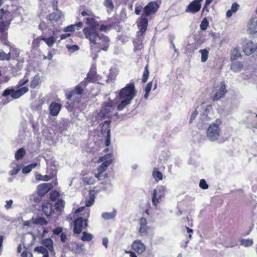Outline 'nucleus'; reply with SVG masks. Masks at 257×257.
Wrapping results in <instances>:
<instances>
[{
	"label": "nucleus",
	"instance_id": "24",
	"mask_svg": "<svg viewBox=\"0 0 257 257\" xmlns=\"http://www.w3.org/2000/svg\"><path fill=\"white\" fill-rule=\"evenodd\" d=\"M86 23L89 26L87 28H93L96 29V27L98 26L99 23L93 18H87L86 19Z\"/></svg>",
	"mask_w": 257,
	"mask_h": 257
},
{
	"label": "nucleus",
	"instance_id": "35",
	"mask_svg": "<svg viewBox=\"0 0 257 257\" xmlns=\"http://www.w3.org/2000/svg\"><path fill=\"white\" fill-rule=\"evenodd\" d=\"M38 165L37 163H33L29 165L22 169V173L23 174H27L30 173L32 169H34Z\"/></svg>",
	"mask_w": 257,
	"mask_h": 257
},
{
	"label": "nucleus",
	"instance_id": "9",
	"mask_svg": "<svg viewBox=\"0 0 257 257\" xmlns=\"http://www.w3.org/2000/svg\"><path fill=\"white\" fill-rule=\"evenodd\" d=\"M84 223V228L86 229L88 226V219H83L82 217L77 218L74 222V232L76 234H79L81 231Z\"/></svg>",
	"mask_w": 257,
	"mask_h": 257
},
{
	"label": "nucleus",
	"instance_id": "52",
	"mask_svg": "<svg viewBox=\"0 0 257 257\" xmlns=\"http://www.w3.org/2000/svg\"><path fill=\"white\" fill-rule=\"evenodd\" d=\"M199 187L203 189H207L208 188V185L204 179H201L199 183Z\"/></svg>",
	"mask_w": 257,
	"mask_h": 257
},
{
	"label": "nucleus",
	"instance_id": "2",
	"mask_svg": "<svg viewBox=\"0 0 257 257\" xmlns=\"http://www.w3.org/2000/svg\"><path fill=\"white\" fill-rule=\"evenodd\" d=\"M158 5L156 2H152L149 3L144 9V13L142 14L141 19L140 20L139 27H140V36L138 35L139 37V42L142 45V42L144 38L143 34L146 32L148 26V19L144 17L145 14L146 16H150L152 13H155L158 9Z\"/></svg>",
	"mask_w": 257,
	"mask_h": 257
},
{
	"label": "nucleus",
	"instance_id": "50",
	"mask_svg": "<svg viewBox=\"0 0 257 257\" xmlns=\"http://www.w3.org/2000/svg\"><path fill=\"white\" fill-rule=\"evenodd\" d=\"M94 202V196L90 193L89 199L86 201V206L89 207L93 205Z\"/></svg>",
	"mask_w": 257,
	"mask_h": 257
},
{
	"label": "nucleus",
	"instance_id": "53",
	"mask_svg": "<svg viewBox=\"0 0 257 257\" xmlns=\"http://www.w3.org/2000/svg\"><path fill=\"white\" fill-rule=\"evenodd\" d=\"M104 6L109 9H113L114 8V5L111 0H105Z\"/></svg>",
	"mask_w": 257,
	"mask_h": 257
},
{
	"label": "nucleus",
	"instance_id": "26",
	"mask_svg": "<svg viewBox=\"0 0 257 257\" xmlns=\"http://www.w3.org/2000/svg\"><path fill=\"white\" fill-rule=\"evenodd\" d=\"M48 17L51 22H57L61 17V13L57 11L50 14Z\"/></svg>",
	"mask_w": 257,
	"mask_h": 257
},
{
	"label": "nucleus",
	"instance_id": "5",
	"mask_svg": "<svg viewBox=\"0 0 257 257\" xmlns=\"http://www.w3.org/2000/svg\"><path fill=\"white\" fill-rule=\"evenodd\" d=\"M166 186L159 185L153 191L152 202L154 206H157L160 203L162 198L165 196L167 192Z\"/></svg>",
	"mask_w": 257,
	"mask_h": 257
},
{
	"label": "nucleus",
	"instance_id": "20",
	"mask_svg": "<svg viewBox=\"0 0 257 257\" xmlns=\"http://www.w3.org/2000/svg\"><path fill=\"white\" fill-rule=\"evenodd\" d=\"M95 74H96L95 68H92L90 69V70L89 71V72H88V73L87 74V77L84 81H83L81 82V85H82L84 86H86L88 83L91 82V81L94 78Z\"/></svg>",
	"mask_w": 257,
	"mask_h": 257
},
{
	"label": "nucleus",
	"instance_id": "22",
	"mask_svg": "<svg viewBox=\"0 0 257 257\" xmlns=\"http://www.w3.org/2000/svg\"><path fill=\"white\" fill-rule=\"evenodd\" d=\"M52 206L50 203L46 202L42 205V210L45 215L48 216L52 214Z\"/></svg>",
	"mask_w": 257,
	"mask_h": 257
},
{
	"label": "nucleus",
	"instance_id": "27",
	"mask_svg": "<svg viewBox=\"0 0 257 257\" xmlns=\"http://www.w3.org/2000/svg\"><path fill=\"white\" fill-rule=\"evenodd\" d=\"M14 163H12L11 164L12 167L13 168L12 170L9 171V173L10 175H16L18 173V172L21 170L22 168V165H16V166H14Z\"/></svg>",
	"mask_w": 257,
	"mask_h": 257
},
{
	"label": "nucleus",
	"instance_id": "7",
	"mask_svg": "<svg viewBox=\"0 0 257 257\" xmlns=\"http://www.w3.org/2000/svg\"><path fill=\"white\" fill-rule=\"evenodd\" d=\"M28 88L26 86L22 87L17 90L14 89H6L3 92V96H7L11 95L13 99H18L28 91Z\"/></svg>",
	"mask_w": 257,
	"mask_h": 257
},
{
	"label": "nucleus",
	"instance_id": "18",
	"mask_svg": "<svg viewBox=\"0 0 257 257\" xmlns=\"http://www.w3.org/2000/svg\"><path fill=\"white\" fill-rule=\"evenodd\" d=\"M61 108V105L55 102H52L49 106L50 113L52 116H57Z\"/></svg>",
	"mask_w": 257,
	"mask_h": 257
},
{
	"label": "nucleus",
	"instance_id": "13",
	"mask_svg": "<svg viewBox=\"0 0 257 257\" xmlns=\"http://www.w3.org/2000/svg\"><path fill=\"white\" fill-rule=\"evenodd\" d=\"M112 159L106 160L103 162L97 169V173L95 174V177L98 180H101V178H104V176L102 174L106 170L108 167L112 163Z\"/></svg>",
	"mask_w": 257,
	"mask_h": 257
},
{
	"label": "nucleus",
	"instance_id": "42",
	"mask_svg": "<svg viewBox=\"0 0 257 257\" xmlns=\"http://www.w3.org/2000/svg\"><path fill=\"white\" fill-rule=\"evenodd\" d=\"M209 26V22L206 18H204L201 22L200 27L201 30L205 31Z\"/></svg>",
	"mask_w": 257,
	"mask_h": 257
},
{
	"label": "nucleus",
	"instance_id": "12",
	"mask_svg": "<svg viewBox=\"0 0 257 257\" xmlns=\"http://www.w3.org/2000/svg\"><path fill=\"white\" fill-rule=\"evenodd\" d=\"M257 49V43L252 41L247 40L243 45V50L246 55H249L254 53Z\"/></svg>",
	"mask_w": 257,
	"mask_h": 257
},
{
	"label": "nucleus",
	"instance_id": "63",
	"mask_svg": "<svg viewBox=\"0 0 257 257\" xmlns=\"http://www.w3.org/2000/svg\"><path fill=\"white\" fill-rule=\"evenodd\" d=\"M28 254H29V257H33V254L31 253L27 252L26 251H24L21 253V257H28Z\"/></svg>",
	"mask_w": 257,
	"mask_h": 257
},
{
	"label": "nucleus",
	"instance_id": "62",
	"mask_svg": "<svg viewBox=\"0 0 257 257\" xmlns=\"http://www.w3.org/2000/svg\"><path fill=\"white\" fill-rule=\"evenodd\" d=\"M66 235L64 233H61L60 235V239L62 242H65L66 240Z\"/></svg>",
	"mask_w": 257,
	"mask_h": 257
},
{
	"label": "nucleus",
	"instance_id": "61",
	"mask_svg": "<svg viewBox=\"0 0 257 257\" xmlns=\"http://www.w3.org/2000/svg\"><path fill=\"white\" fill-rule=\"evenodd\" d=\"M198 113V111L196 109L195 111L192 113L190 119V122H192V121L195 118L196 116L197 115Z\"/></svg>",
	"mask_w": 257,
	"mask_h": 257
},
{
	"label": "nucleus",
	"instance_id": "38",
	"mask_svg": "<svg viewBox=\"0 0 257 257\" xmlns=\"http://www.w3.org/2000/svg\"><path fill=\"white\" fill-rule=\"evenodd\" d=\"M153 177L156 181H161L163 179L162 173L157 170H154L152 173Z\"/></svg>",
	"mask_w": 257,
	"mask_h": 257
},
{
	"label": "nucleus",
	"instance_id": "34",
	"mask_svg": "<svg viewBox=\"0 0 257 257\" xmlns=\"http://www.w3.org/2000/svg\"><path fill=\"white\" fill-rule=\"evenodd\" d=\"M93 238V236L92 234L88 233L86 231L82 232V236L81 237V240L83 241H90Z\"/></svg>",
	"mask_w": 257,
	"mask_h": 257
},
{
	"label": "nucleus",
	"instance_id": "43",
	"mask_svg": "<svg viewBox=\"0 0 257 257\" xmlns=\"http://www.w3.org/2000/svg\"><path fill=\"white\" fill-rule=\"evenodd\" d=\"M65 202L62 200H58L55 204L56 209L58 211H61L62 209L64 207Z\"/></svg>",
	"mask_w": 257,
	"mask_h": 257
},
{
	"label": "nucleus",
	"instance_id": "46",
	"mask_svg": "<svg viewBox=\"0 0 257 257\" xmlns=\"http://www.w3.org/2000/svg\"><path fill=\"white\" fill-rule=\"evenodd\" d=\"M112 184L110 180H106L105 182V184L103 185L102 188L104 190H109L112 188Z\"/></svg>",
	"mask_w": 257,
	"mask_h": 257
},
{
	"label": "nucleus",
	"instance_id": "11",
	"mask_svg": "<svg viewBox=\"0 0 257 257\" xmlns=\"http://www.w3.org/2000/svg\"><path fill=\"white\" fill-rule=\"evenodd\" d=\"M203 0H194L188 5L185 9V12L192 14H196L200 11L201 8V2Z\"/></svg>",
	"mask_w": 257,
	"mask_h": 257
},
{
	"label": "nucleus",
	"instance_id": "45",
	"mask_svg": "<svg viewBox=\"0 0 257 257\" xmlns=\"http://www.w3.org/2000/svg\"><path fill=\"white\" fill-rule=\"evenodd\" d=\"M36 178L37 180H38L48 181L50 180L51 177L48 175L43 176V175L39 174L36 176Z\"/></svg>",
	"mask_w": 257,
	"mask_h": 257
},
{
	"label": "nucleus",
	"instance_id": "41",
	"mask_svg": "<svg viewBox=\"0 0 257 257\" xmlns=\"http://www.w3.org/2000/svg\"><path fill=\"white\" fill-rule=\"evenodd\" d=\"M29 73H27L24 77L19 81L18 83L19 87L23 86L29 81Z\"/></svg>",
	"mask_w": 257,
	"mask_h": 257
},
{
	"label": "nucleus",
	"instance_id": "14",
	"mask_svg": "<svg viewBox=\"0 0 257 257\" xmlns=\"http://www.w3.org/2000/svg\"><path fill=\"white\" fill-rule=\"evenodd\" d=\"M226 92L227 90L225 83L224 82H222L220 84V87L216 90V92L214 94L213 97V100L214 101L218 100L219 99L225 96Z\"/></svg>",
	"mask_w": 257,
	"mask_h": 257
},
{
	"label": "nucleus",
	"instance_id": "60",
	"mask_svg": "<svg viewBox=\"0 0 257 257\" xmlns=\"http://www.w3.org/2000/svg\"><path fill=\"white\" fill-rule=\"evenodd\" d=\"M62 231V228L60 227H58L53 230V233L54 234L58 235L61 233Z\"/></svg>",
	"mask_w": 257,
	"mask_h": 257
},
{
	"label": "nucleus",
	"instance_id": "6",
	"mask_svg": "<svg viewBox=\"0 0 257 257\" xmlns=\"http://www.w3.org/2000/svg\"><path fill=\"white\" fill-rule=\"evenodd\" d=\"M109 39L108 37L100 35L98 40L94 44V50H91L92 53H97L101 50L106 51L109 46Z\"/></svg>",
	"mask_w": 257,
	"mask_h": 257
},
{
	"label": "nucleus",
	"instance_id": "1",
	"mask_svg": "<svg viewBox=\"0 0 257 257\" xmlns=\"http://www.w3.org/2000/svg\"><path fill=\"white\" fill-rule=\"evenodd\" d=\"M136 96L135 85L133 83L127 84L124 88L121 89L118 94L119 103L117 109L119 111L123 110L130 105L132 100Z\"/></svg>",
	"mask_w": 257,
	"mask_h": 257
},
{
	"label": "nucleus",
	"instance_id": "37",
	"mask_svg": "<svg viewBox=\"0 0 257 257\" xmlns=\"http://www.w3.org/2000/svg\"><path fill=\"white\" fill-rule=\"evenodd\" d=\"M253 241L252 239H242L240 240V245L244 247H249L253 244Z\"/></svg>",
	"mask_w": 257,
	"mask_h": 257
},
{
	"label": "nucleus",
	"instance_id": "8",
	"mask_svg": "<svg viewBox=\"0 0 257 257\" xmlns=\"http://www.w3.org/2000/svg\"><path fill=\"white\" fill-rule=\"evenodd\" d=\"M115 106L113 102L110 101L105 103L101 110L98 113V116L100 118H105L109 116V113L114 109Z\"/></svg>",
	"mask_w": 257,
	"mask_h": 257
},
{
	"label": "nucleus",
	"instance_id": "54",
	"mask_svg": "<svg viewBox=\"0 0 257 257\" xmlns=\"http://www.w3.org/2000/svg\"><path fill=\"white\" fill-rule=\"evenodd\" d=\"M2 41L3 42V44L6 46H10L11 45V43L8 41L7 39V34H5L3 37L1 39Z\"/></svg>",
	"mask_w": 257,
	"mask_h": 257
},
{
	"label": "nucleus",
	"instance_id": "57",
	"mask_svg": "<svg viewBox=\"0 0 257 257\" xmlns=\"http://www.w3.org/2000/svg\"><path fill=\"white\" fill-rule=\"evenodd\" d=\"M75 30V26L73 25H71L70 26H67L65 29L64 32H73Z\"/></svg>",
	"mask_w": 257,
	"mask_h": 257
},
{
	"label": "nucleus",
	"instance_id": "32",
	"mask_svg": "<svg viewBox=\"0 0 257 257\" xmlns=\"http://www.w3.org/2000/svg\"><path fill=\"white\" fill-rule=\"evenodd\" d=\"M40 77L38 74L35 75L33 80L31 81L30 87L32 88H35L40 83Z\"/></svg>",
	"mask_w": 257,
	"mask_h": 257
},
{
	"label": "nucleus",
	"instance_id": "44",
	"mask_svg": "<svg viewBox=\"0 0 257 257\" xmlns=\"http://www.w3.org/2000/svg\"><path fill=\"white\" fill-rule=\"evenodd\" d=\"M149 76V70H148V66L147 65V66H146L144 71L143 78H142V81L143 82H146L148 79Z\"/></svg>",
	"mask_w": 257,
	"mask_h": 257
},
{
	"label": "nucleus",
	"instance_id": "23",
	"mask_svg": "<svg viewBox=\"0 0 257 257\" xmlns=\"http://www.w3.org/2000/svg\"><path fill=\"white\" fill-rule=\"evenodd\" d=\"M38 39L44 41L50 47H51L54 45L56 40V39L52 36L49 38H45L43 36H41Z\"/></svg>",
	"mask_w": 257,
	"mask_h": 257
},
{
	"label": "nucleus",
	"instance_id": "51",
	"mask_svg": "<svg viewBox=\"0 0 257 257\" xmlns=\"http://www.w3.org/2000/svg\"><path fill=\"white\" fill-rule=\"evenodd\" d=\"M240 53H239L238 50L236 48L233 49L232 51V56L231 59L232 60H235L236 58L239 57Z\"/></svg>",
	"mask_w": 257,
	"mask_h": 257
},
{
	"label": "nucleus",
	"instance_id": "19",
	"mask_svg": "<svg viewBox=\"0 0 257 257\" xmlns=\"http://www.w3.org/2000/svg\"><path fill=\"white\" fill-rule=\"evenodd\" d=\"M140 227L139 232L141 235L146 234L148 231L147 221L146 218L142 217L139 220Z\"/></svg>",
	"mask_w": 257,
	"mask_h": 257
},
{
	"label": "nucleus",
	"instance_id": "4",
	"mask_svg": "<svg viewBox=\"0 0 257 257\" xmlns=\"http://www.w3.org/2000/svg\"><path fill=\"white\" fill-rule=\"evenodd\" d=\"M83 32L86 38L89 41L91 50H94V44L100 37V35L95 29L93 28H84Z\"/></svg>",
	"mask_w": 257,
	"mask_h": 257
},
{
	"label": "nucleus",
	"instance_id": "29",
	"mask_svg": "<svg viewBox=\"0 0 257 257\" xmlns=\"http://www.w3.org/2000/svg\"><path fill=\"white\" fill-rule=\"evenodd\" d=\"M116 214V212L115 210L111 212H103L101 214V216L105 220H108L113 218Z\"/></svg>",
	"mask_w": 257,
	"mask_h": 257
},
{
	"label": "nucleus",
	"instance_id": "31",
	"mask_svg": "<svg viewBox=\"0 0 257 257\" xmlns=\"http://www.w3.org/2000/svg\"><path fill=\"white\" fill-rule=\"evenodd\" d=\"M26 151L25 150L21 148L19 149L15 153V158L17 161L22 159V158L25 155Z\"/></svg>",
	"mask_w": 257,
	"mask_h": 257
},
{
	"label": "nucleus",
	"instance_id": "28",
	"mask_svg": "<svg viewBox=\"0 0 257 257\" xmlns=\"http://www.w3.org/2000/svg\"><path fill=\"white\" fill-rule=\"evenodd\" d=\"M82 91L83 89L79 85H77L73 91H71L69 93L67 97L69 99H70L75 94H80L82 93Z\"/></svg>",
	"mask_w": 257,
	"mask_h": 257
},
{
	"label": "nucleus",
	"instance_id": "30",
	"mask_svg": "<svg viewBox=\"0 0 257 257\" xmlns=\"http://www.w3.org/2000/svg\"><path fill=\"white\" fill-rule=\"evenodd\" d=\"M34 250L39 253H41L43 255V257H49L48 250L44 246H40L36 247Z\"/></svg>",
	"mask_w": 257,
	"mask_h": 257
},
{
	"label": "nucleus",
	"instance_id": "10",
	"mask_svg": "<svg viewBox=\"0 0 257 257\" xmlns=\"http://www.w3.org/2000/svg\"><path fill=\"white\" fill-rule=\"evenodd\" d=\"M247 33L253 37H257V17H252L247 24Z\"/></svg>",
	"mask_w": 257,
	"mask_h": 257
},
{
	"label": "nucleus",
	"instance_id": "3",
	"mask_svg": "<svg viewBox=\"0 0 257 257\" xmlns=\"http://www.w3.org/2000/svg\"><path fill=\"white\" fill-rule=\"evenodd\" d=\"M221 120L220 119H216L214 122L211 123L206 131V137L210 142H214L217 141L220 138L221 134Z\"/></svg>",
	"mask_w": 257,
	"mask_h": 257
},
{
	"label": "nucleus",
	"instance_id": "17",
	"mask_svg": "<svg viewBox=\"0 0 257 257\" xmlns=\"http://www.w3.org/2000/svg\"><path fill=\"white\" fill-rule=\"evenodd\" d=\"M52 187V185L50 183H43L39 185L38 186L39 195L41 196L44 195Z\"/></svg>",
	"mask_w": 257,
	"mask_h": 257
},
{
	"label": "nucleus",
	"instance_id": "40",
	"mask_svg": "<svg viewBox=\"0 0 257 257\" xmlns=\"http://www.w3.org/2000/svg\"><path fill=\"white\" fill-rule=\"evenodd\" d=\"M153 83L152 82H150L148 83L147 85V86L145 87V94L144 95V98L145 99H148L149 95V93L151 90L152 87Z\"/></svg>",
	"mask_w": 257,
	"mask_h": 257
},
{
	"label": "nucleus",
	"instance_id": "59",
	"mask_svg": "<svg viewBox=\"0 0 257 257\" xmlns=\"http://www.w3.org/2000/svg\"><path fill=\"white\" fill-rule=\"evenodd\" d=\"M239 6L236 3H233L231 6V10L233 12L235 13L238 9Z\"/></svg>",
	"mask_w": 257,
	"mask_h": 257
},
{
	"label": "nucleus",
	"instance_id": "21",
	"mask_svg": "<svg viewBox=\"0 0 257 257\" xmlns=\"http://www.w3.org/2000/svg\"><path fill=\"white\" fill-rule=\"evenodd\" d=\"M42 244L47 247L50 251L52 252L53 251V241L51 238H47L43 239Z\"/></svg>",
	"mask_w": 257,
	"mask_h": 257
},
{
	"label": "nucleus",
	"instance_id": "49",
	"mask_svg": "<svg viewBox=\"0 0 257 257\" xmlns=\"http://www.w3.org/2000/svg\"><path fill=\"white\" fill-rule=\"evenodd\" d=\"M111 158L112 155L110 154H108L103 157L99 158L97 162L98 163L104 162L106 160L112 159Z\"/></svg>",
	"mask_w": 257,
	"mask_h": 257
},
{
	"label": "nucleus",
	"instance_id": "58",
	"mask_svg": "<svg viewBox=\"0 0 257 257\" xmlns=\"http://www.w3.org/2000/svg\"><path fill=\"white\" fill-rule=\"evenodd\" d=\"M209 5H206V3L205 4L202 11V15H204L205 16L207 15V13L209 12V9L208 8V6Z\"/></svg>",
	"mask_w": 257,
	"mask_h": 257
},
{
	"label": "nucleus",
	"instance_id": "55",
	"mask_svg": "<svg viewBox=\"0 0 257 257\" xmlns=\"http://www.w3.org/2000/svg\"><path fill=\"white\" fill-rule=\"evenodd\" d=\"M66 47L69 50H72V51L78 50L79 49V47L76 45H73L72 46L67 45Z\"/></svg>",
	"mask_w": 257,
	"mask_h": 257
},
{
	"label": "nucleus",
	"instance_id": "48",
	"mask_svg": "<svg viewBox=\"0 0 257 257\" xmlns=\"http://www.w3.org/2000/svg\"><path fill=\"white\" fill-rule=\"evenodd\" d=\"M83 181L87 184L90 185L94 183L95 179L93 177H85L83 178Z\"/></svg>",
	"mask_w": 257,
	"mask_h": 257
},
{
	"label": "nucleus",
	"instance_id": "33",
	"mask_svg": "<svg viewBox=\"0 0 257 257\" xmlns=\"http://www.w3.org/2000/svg\"><path fill=\"white\" fill-rule=\"evenodd\" d=\"M199 53L201 55V62L203 63L206 62L208 57L209 51L207 49H204L200 50Z\"/></svg>",
	"mask_w": 257,
	"mask_h": 257
},
{
	"label": "nucleus",
	"instance_id": "25",
	"mask_svg": "<svg viewBox=\"0 0 257 257\" xmlns=\"http://www.w3.org/2000/svg\"><path fill=\"white\" fill-rule=\"evenodd\" d=\"M243 65L240 62L234 61L233 62L231 65V69L234 72H238L241 70Z\"/></svg>",
	"mask_w": 257,
	"mask_h": 257
},
{
	"label": "nucleus",
	"instance_id": "36",
	"mask_svg": "<svg viewBox=\"0 0 257 257\" xmlns=\"http://www.w3.org/2000/svg\"><path fill=\"white\" fill-rule=\"evenodd\" d=\"M33 223L40 225H45L47 224V221L43 217H37L33 220Z\"/></svg>",
	"mask_w": 257,
	"mask_h": 257
},
{
	"label": "nucleus",
	"instance_id": "47",
	"mask_svg": "<svg viewBox=\"0 0 257 257\" xmlns=\"http://www.w3.org/2000/svg\"><path fill=\"white\" fill-rule=\"evenodd\" d=\"M110 73L108 76V80H107V82L109 81V80H113L114 79V78H115L116 76V72L115 71V70L113 69H110Z\"/></svg>",
	"mask_w": 257,
	"mask_h": 257
},
{
	"label": "nucleus",
	"instance_id": "15",
	"mask_svg": "<svg viewBox=\"0 0 257 257\" xmlns=\"http://www.w3.org/2000/svg\"><path fill=\"white\" fill-rule=\"evenodd\" d=\"M110 121H105L102 125L101 131L103 134L106 132V139L105 142L106 146H109L110 144V130L109 128Z\"/></svg>",
	"mask_w": 257,
	"mask_h": 257
},
{
	"label": "nucleus",
	"instance_id": "16",
	"mask_svg": "<svg viewBox=\"0 0 257 257\" xmlns=\"http://www.w3.org/2000/svg\"><path fill=\"white\" fill-rule=\"evenodd\" d=\"M132 248L138 253L143 252L146 249V246L140 240L134 241L132 245Z\"/></svg>",
	"mask_w": 257,
	"mask_h": 257
},
{
	"label": "nucleus",
	"instance_id": "64",
	"mask_svg": "<svg viewBox=\"0 0 257 257\" xmlns=\"http://www.w3.org/2000/svg\"><path fill=\"white\" fill-rule=\"evenodd\" d=\"M125 253L130 254L131 257H137L136 254L132 251H125Z\"/></svg>",
	"mask_w": 257,
	"mask_h": 257
},
{
	"label": "nucleus",
	"instance_id": "56",
	"mask_svg": "<svg viewBox=\"0 0 257 257\" xmlns=\"http://www.w3.org/2000/svg\"><path fill=\"white\" fill-rule=\"evenodd\" d=\"M6 204L5 205V207L7 210L11 208L13 201L12 200L6 201Z\"/></svg>",
	"mask_w": 257,
	"mask_h": 257
},
{
	"label": "nucleus",
	"instance_id": "39",
	"mask_svg": "<svg viewBox=\"0 0 257 257\" xmlns=\"http://www.w3.org/2000/svg\"><path fill=\"white\" fill-rule=\"evenodd\" d=\"M11 58V53H5L3 50H0V60H9Z\"/></svg>",
	"mask_w": 257,
	"mask_h": 257
}]
</instances>
